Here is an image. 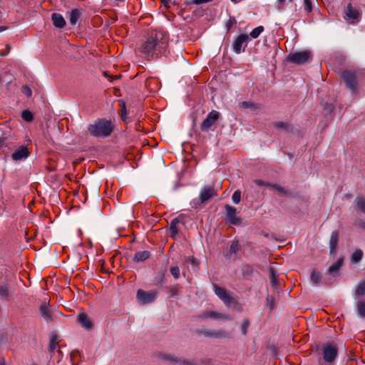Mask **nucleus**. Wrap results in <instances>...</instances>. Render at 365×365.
Instances as JSON below:
<instances>
[{
    "mask_svg": "<svg viewBox=\"0 0 365 365\" xmlns=\"http://www.w3.org/2000/svg\"><path fill=\"white\" fill-rule=\"evenodd\" d=\"M6 27H4V26H0V32H1V31H4V30H6Z\"/></svg>",
    "mask_w": 365,
    "mask_h": 365,
    "instance_id": "obj_55",
    "label": "nucleus"
},
{
    "mask_svg": "<svg viewBox=\"0 0 365 365\" xmlns=\"http://www.w3.org/2000/svg\"><path fill=\"white\" fill-rule=\"evenodd\" d=\"M21 118L26 122H31L34 119V115L31 111L25 110L21 113Z\"/></svg>",
    "mask_w": 365,
    "mask_h": 365,
    "instance_id": "obj_34",
    "label": "nucleus"
},
{
    "mask_svg": "<svg viewBox=\"0 0 365 365\" xmlns=\"http://www.w3.org/2000/svg\"><path fill=\"white\" fill-rule=\"evenodd\" d=\"M341 77L345 81L346 86L351 90L356 88V81L354 74L350 71H344L341 73Z\"/></svg>",
    "mask_w": 365,
    "mask_h": 365,
    "instance_id": "obj_11",
    "label": "nucleus"
},
{
    "mask_svg": "<svg viewBox=\"0 0 365 365\" xmlns=\"http://www.w3.org/2000/svg\"><path fill=\"white\" fill-rule=\"evenodd\" d=\"M6 48H7L8 52H9L10 48H11L10 45L9 44H6Z\"/></svg>",
    "mask_w": 365,
    "mask_h": 365,
    "instance_id": "obj_56",
    "label": "nucleus"
},
{
    "mask_svg": "<svg viewBox=\"0 0 365 365\" xmlns=\"http://www.w3.org/2000/svg\"><path fill=\"white\" fill-rule=\"evenodd\" d=\"M121 117H122V119L125 121L126 120V107H125V104L124 102H121Z\"/></svg>",
    "mask_w": 365,
    "mask_h": 365,
    "instance_id": "obj_46",
    "label": "nucleus"
},
{
    "mask_svg": "<svg viewBox=\"0 0 365 365\" xmlns=\"http://www.w3.org/2000/svg\"><path fill=\"white\" fill-rule=\"evenodd\" d=\"M356 294L357 296H364L365 294V280L358 285L356 289Z\"/></svg>",
    "mask_w": 365,
    "mask_h": 365,
    "instance_id": "obj_35",
    "label": "nucleus"
},
{
    "mask_svg": "<svg viewBox=\"0 0 365 365\" xmlns=\"http://www.w3.org/2000/svg\"><path fill=\"white\" fill-rule=\"evenodd\" d=\"M212 0H192L190 2H189L188 4H196V5H198V4H205V3H208V2H211Z\"/></svg>",
    "mask_w": 365,
    "mask_h": 365,
    "instance_id": "obj_47",
    "label": "nucleus"
},
{
    "mask_svg": "<svg viewBox=\"0 0 365 365\" xmlns=\"http://www.w3.org/2000/svg\"><path fill=\"white\" fill-rule=\"evenodd\" d=\"M163 358L170 361L171 364H180V365H191V364L185 360V359H180V358H178V357H175L173 355H170V354H165L163 356Z\"/></svg>",
    "mask_w": 365,
    "mask_h": 365,
    "instance_id": "obj_18",
    "label": "nucleus"
},
{
    "mask_svg": "<svg viewBox=\"0 0 365 365\" xmlns=\"http://www.w3.org/2000/svg\"><path fill=\"white\" fill-rule=\"evenodd\" d=\"M29 155V149L26 146H21L13 153L11 158L14 161H21L26 159Z\"/></svg>",
    "mask_w": 365,
    "mask_h": 365,
    "instance_id": "obj_12",
    "label": "nucleus"
},
{
    "mask_svg": "<svg viewBox=\"0 0 365 365\" xmlns=\"http://www.w3.org/2000/svg\"><path fill=\"white\" fill-rule=\"evenodd\" d=\"M231 334L225 329H215V339H228Z\"/></svg>",
    "mask_w": 365,
    "mask_h": 365,
    "instance_id": "obj_24",
    "label": "nucleus"
},
{
    "mask_svg": "<svg viewBox=\"0 0 365 365\" xmlns=\"http://www.w3.org/2000/svg\"><path fill=\"white\" fill-rule=\"evenodd\" d=\"M357 225H358L359 227H361V228H362V229L365 230V221L361 220H359V221H358V222H357Z\"/></svg>",
    "mask_w": 365,
    "mask_h": 365,
    "instance_id": "obj_51",
    "label": "nucleus"
},
{
    "mask_svg": "<svg viewBox=\"0 0 365 365\" xmlns=\"http://www.w3.org/2000/svg\"><path fill=\"white\" fill-rule=\"evenodd\" d=\"M51 20L53 25L58 29H62L66 25V21L63 16L58 13H53L51 15Z\"/></svg>",
    "mask_w": 365,
    "mask_h": 365,
    "instance_id": "obj_16",
    "label": "nucleus"
},
{
    "mask_svg": "<svg viewBox=\"0 0 365 365\" xmlns=\"http://www.w3.org/2000/svg\"><path fill=\"white\" fill-rule=\"evenodd\" d=\"M344 259L342 257L339 258L335 263H334L328 269V272L330 274L335 275L338 273L339 270L343 265Z\"/></svg>",
    "mask_w": 365,
    "mask_h": 365,
    "instance_id": "obj_22",
    "label": "nucleus"
},
{
    "mask_svg": "<svg viewBox=\"0 0 365 365\" xmlns=\"http://www.w3.org/2000/svg\"><path fill=\"white\" fill-rule=\"evenodd\" d=\"M40 312L42 317L47 322L53 320V314L49 306L46 302L41 303L40 306Z\"/></svg>",
    "mask_w": 365,
    "mask_h": 365,
    "instance_id": "obj_13",
    "label": "nucleus"
},
{
    "mask_svg": "<svg viewBox=\"0 0 365 365\" xmlns=\"http://www.w3.org/2000/svg\"><path fill=\"white\" fill-rule=\"evenodd\" d=\"M359 11L354 9L351 4H348L344 16L346 21L349 23H354L355 20L359 19Z\"/></svg>",
    "mask_w": 365,
    "mask_h": 365,
    "instance_id": "obj_14",
    "label": "nucleus"
},
{
    "mask_svg": "<svg viewBox=\"0 0 365 365\" xmlns=\"http://www.w3.org/2000/svg\"><path fill=\"white\" fill-rule=\"evenodd\" d=\"M217 195V191L212 186H205L200 191V200L202 203L207 202L211 197Z\"/></svg>",
    "mask_w": 365,
    "mask_h": 365,
    "instance_id": "obj_9",
    "label": "nucleus"
},
{
    "mask_svg": "<svg viewBox=\"0 0 365 365\" xmlns=\"http://www.w3.org/2000/svg\"><path fill=\"white\" fill-rule=\"evenodd\" d=\"M6 140V138L0 137V148L3 147V145L5 143Z\"/></svg>",
    "mask_w": 365,
    "mask_h": 365,
    "instance_id": "obj_52",
    "label": "nucleus"
},
{
    "mask_svg": "<svg viewBox=\"0 0 365 365\" xmlns=\"http://www.w3.org/2000/svg\"><path fill=\"white\" fill-rule=\"evenodd\" d=\"M81 15V10L78 9H73L71 11L68 16V21L71 25L74 26L76 24L78 20Z\"/></svg>",
    "mask_w": 365,
    "mask_h": 365,
    "instance_id": "obj_21",
    "label": "nucleus"
},
{
    "mask_svg": "<svg viewBox=\"0 0 365 365\" xmlns=\"http://www.w3.org/2000/svg\"><path fill=\"white\" fill-rule=\"evenodd\" d=\"M322 354L323 359L327 363H333L338 354L336 344L334 342L324 344L322 346Z\"/></svg>",
    "mask_w": 365,
    "mask_h": 365,
    "instance_id": "obj_3",
    "label": "nucleus"
},
{
    "mask_svg": "<svg viewBox=\"0 0 365 365\" xmlns=\"http://www.w3.org/2000/svg\"><path fill=\"white\" fill-rule=\"evenodd\" d=\"M9 297V289L6 284L0 285V298L2 299H6Z\"/></svg>",
    "mask_w": 365,
    "mask_h": 365,
    "instance_id": "obj_33",
    "label": "nucleus"
},
{
    "mask_svg": "<svg viewBox=\"0 0 365 365\" xmlns=\"http://www.w3.org/2000/svg\"><path fill=\"white\" fill-rule=\"evenodd\" d=\"M356 210L365 214V197H358L356 199Z\"/></svg>",
    "mask_w": 365,
    "mask_h": 365,
    "instance_id": "obj_25",
    "label": "nucleus"
},
{
    "mask_svg": "<svg viewBox=\"0 0 365 365\" xmlns=\"http://www.w3.org/2000/svg\"><path fill=\"white\" fill-rule=\"evenodd\" d=\"M357 312L361 317H365V300H360L357 303Z\"/></svg>",
    "mask_w": 365,
    "mask_h": 365,
    "instance_id": "obj_30",
    "label": "nucleus"
},
{
    "mask_svg": "<svg viewBox=\"0 0 365 365\" xmlns=\"http://www.w3.org/2000/svg\"><path fill=\"white\" fill-rule=\"evenodd\" d=\"M274 126L279 129H287L288 127V125L283 122H277L274 124Z\"/></svg>",
    "mask_w": 365,
    "mask_h": 365,
    "instance_id": "obj_48",
    "label": "nucleus"
},
{
    "mask_svg": "<svg viewBox=\"0 0 365 365\" xmlns=\"http://www.w3.org/2000/svg\"><path fill=\"white\" fill-rule=\"evenodd\" d=\"M269 279H270L271 284L273 287H276L277 285V274L273 267L269 268Z\"/></svg>",
    "mask_w": 365,
    "mask_h": 365,
    "instance_id": "obj_27",
    "label": "nucleus"
},
{
    "mask_svg": "<svg viewBox=\"0 0 365 365\" xmlns=\"http://www.w3.org/2000/svg\"><path fill=\"white\" fill-rule=\"evenodd\" d=\"M264 31V27L262 26H259L254 29L250 34V36L252 38H257Z\"/></svg>",
    "mask_w": 365,
    "mask_h": 365,
    "instance_id": "obj_31",
    "label": "nucleus"
},
{
    "mask_svg": "<svg viewBox=\"0 0 365 365\" xmlns=\"http://www.w3.org/2000/svg\"><path fill=\"white\" fill-rule=\"evenodd\" d=\"M179 222V220L178 218H175L171 221L170 225V236L174 237L178 232V223Z\"/></svg>",
    "mask_w": 365,
    "mask_h": 365,
    "instance_id": "obj_26",
    "label": "nucleus"
},
{
    "mask_svg": "<svg viewBox=\"0 0 365 365\" xmlns=\"http://www.w3.org/2000/svg\"><path fill=\"white\" fill-rule=\"evenodd\" d=\"M168 45V34L163 30L152 31L138 48L142 56L150 59L164 51Z\"/></svg>",
    "mask_w": 365,
    "mask_h": 365,
    "instance_id": "obj_1",
    "label": "nucleus"
},
{
    "mask_svg": "<svg viewBox=\"0 0 365 365\" xmlns=\"http://www.w3.org/2000/svg\"><path fill=\"white\" fill-rule=\"evenodd\" d=\"M304 9L307 12H311L312 10L311 0H304Z\"/></svg>",
    "mask_w": 365,
    "mask_h": 365,
    "instance_id": "obj_43",
    "label": "nucleus"
},
{
    "mask_svg": "<svg viewBox=\"0 0 365 365\" xmlns=\"http://www.w3.org/2000/svg\"><path fill=\"white\" fill-rule=\"evenodd\" d=\"M363 252L360 249H356L351 256V261L353 264H356L361 261L363 257Z\"/></svg>",
    "mask_w": 365,
    "mask_h": 365,
    "instance_id": "obj_23",
    "label": "nucleus"
},
{
    "mask_svg": "<svg viewBox=\"0 0 365 365\" xmlns=\"http://www.w3.org/2000/svg\"><path fill=\"white\" fill-rule=\"evenodd\" d=\"M160 1L162 2V4L165 6H168V4H170V2L171 1V0H160Z\"/></svg>",
    "mask_w": 365,
    "mask_h": 365,
    "instance_id": "obj_53",
    "label": "nucleus"
},
{
    "mask_svg": "<svg viewBox=\"0 0 365 365\" xmlns=\"http://www.w3.org/2000/svg\"><path fill=\"white\" fill-rule=\"evenodd\" d=\"M156 291L145 292L143 289H138L136 297L140 304H145L153 302L157 297Z\"/></svg>",
    "mask_w": 365,
    "mask_h": 365,
    "instance_id": "obj_5",
    "label": "nucleus"
},
{
    "mask_svg": "<svg viewBox=\"0 0 365 365\" xmlns=\"http://www.w3.org/2000/svg\"><path fill=\"white\" fill-rule=\"evenodd\" d=\"M241 249V246L237 240H235L232 242L229 252L230 255H235Z\"/></svg>",
    "mask_w": 365,
    "mask_h": 365,
    "instance_id": "obj_28",
    "label": "nucleus"
},
{
    "mask_svg": "<svg viewBox=\"0 0 365 365\" xmlns=\"http://www.w3.org/2000/svg\"><path fill=\"white\" fill-rule=\"evenodd\" d=\"M237 21L234 17H230L229 20L226 23V28L229 31L235 24H236Z\"/></svg>",
    "mask_w": 365,
    "mask_h": 365,
    "instance_id": "obj_44",
    "label": "nucleus"
},
{
    "mask_svg": "<svg viewBox=\"0 0 365 365\" xmlns=\"http://www.w3.org/2000/svg\"><path fill=\"white\" fill-rule=\"evenodd\" d=\"M339 231L336 230L331 232L329 240L330 254L336 252L339 242Z\"/></svg>",
    "mask_w": 365,
    "mask_h": 365,
    "instance_id": "obj_15",
    "label": "nucleus"
},
{
    "mask_svg": "<svg viewBox=\"0 0 365 365\" xmlns=\"http://www.w3.org/2000/svg\"><path fill=\"white\" fill-rule=\"evenodd\" d=\"M57 346V341L56 337L53 336L50 341L49 346H48V351L52 353L53 352Z\"/></svg>",
    "mask_w": 365,
    "mask_h": 365,
    "instance_id": "obj_39",
    "label": "nucleus"
},
{
    "mask_svg": "<svg viewBox=\"0 0 365 365\" xmlns=\"http://www.w3.org/2000/svg\"><path fill=\"white\" fill-rule=\"evenodd\" d=\"M220 113L216 110H212L210 112L207 118L203 120L200 125V129L203 132L208 131L211 127L216 123L219 119Z\"/></svg>",
    "mask_w": 365,
    "mask_h": 365,
    "instance_id": "obj_6",
    "label": "nucleus"
},
{
    "mask_svg": "<svg viewBox=\"0 0 365 365\" xmlns=\"http://www.w3.org/2000/svg\"><path fill=\"white\" fill-rule=\"evenodd\" d=\"M0 365H6V361L4 358H1L0 359Z\"/></svg>",
    "mask_w": 365,
    "mask_h": 365,
    "instance_id": "obj_54",
    "label": "nucleus"
},
{
    "mask_svg": "<svg viewBox=\"0 0 365 365\" xmlns=\"http://www.w3.org/2000/svg\"><path fill=\"white\" fill-rule=\"evenodd\" d=\"M178 293H179V287H178V285L171 286L169 288V297H175V296H177L178 294Z\"/></svg>",
    "mask_w": 365,
    "mask_h": 365,
    "instance_id": "obj_38",
    "label": "nucleus"
},
{
    "mask_svg": "<svg viewBox=\"0 0 365 365\" xmlns=\"http://www.w3.org/2000/svg\"><path fill=\"white\" fill-rule=\"evenodd\" d=\"M289 1H292L293 0H289Z\"/></svg>",
    "mask_w": 365,
    "mask_h": 365,
    "instance_id": "obj_58",
    "label": "nucleus"
},
{
    "mask_svg": "<svg viewBox=\"0 0 365 365\" xmlns=\"http://www.w3.org/2000/svg\"><path fill=\"white\" fill-rule=\"evenodd\" d=\"M170 272L175 279H178L180 277V272L178 267L175 266L170 267Z\"/></svg>",
    "mask_w": 365,
    "mask_h": 365,
    "instance_id": "obj_42",
    "label": "nucleus"
},
{
    "mask_svg": "<svg viewBox=\"0 0 365 365\" xmlns=\"http://www.w3.org/2000/svg\"><path fill=\"white\" fill-rule=\"evenodd\" d=\"M249 41V36L245 34L239 35L233 41L232 48L235 53L239 54L245 51L246 43Z\"/></svg>",
    "mask_w": 365,
    "mask_h": 365,
    "instance_id": "obj_8",
    "label": "nucleus"
},
{
    "mask_svg": "<svg viewBox=\"0 0 365 365\" xmlns=\"http://www.w3.org/2000/svg\"><path fill=\"white\" fill-rule=\"evenodd\" d=\"M201 334L207 337L215 338V329H205L201 331Z\"/></svg>",
    "mask_w": 365,
    "mask_h": 365,
    "instance_id": "obj_40",
    "label": "nucleus"
},
{
    "mask_svg": "<svg viewBox=\"0 0 365 365\" xmlns=\"http://www.w3.org/2000/svg\"><path fill=\"white\" fill-rule=\"evenodd\" d=\"M90 134L97 138L109 136L113 132V126L110 121L105 119H98L94 123L88 127Z\"/></svg>",
    "mask_w": 365,
    "mask_h": 365,
    "instance_id": "obj_2",
    "label": "nucleus"
},
{
    "mask_svg": "<svg viewBox=\"0 0 365 365\" xmlns=\"http://www.w3.org/2000/svg\"><path fill=\"white\" fill-rule=\"evenodd\" d=\"M150 257V253L149 251H139L135 254L133 260L135 262H142L148 259Z\"/></svg>",
    "mask_w": 365,
    "mask_h": 365,
    "instance_id": "obj_20",
    "label": "nucleus"
},
{
    "mask_svg": "<svg viewBox=\"0 0 365 365\" xmlns=\"http://www.w3.org/2000/svg\"><path fill=\"white\" fill-rule=\"evenodd\" d=\"M312 56V53L305 50L289 53L287 56V61L296 64H304L309 61Z\"/></svg>",
    "mask_w": 365,
    "mask_h": 365,
    "instance_id": "obj_4",
    "label": "nucleus"
},
{
    "mask_svg": "<svg viewBox=\"0 0 365 365\" xmlns=\"http://www.w3.org/2000/svg\"><path fill=\"white\" fill-rule=\"evenodd\" d=\"M164 277H165L164 272H160L158 274V276L156 277L158 283H162L164 280Z\"/></svg>",
    "mask_w": 365,
    "mask_h": 365,
    "instance_id": "obj_50",
    "label": "nucleus"
},
{
    "mask_svg": "<svg viewBox=\"0 0 365 365\" xmlns=\"http://www.w3.org/2000/svg\"><path fill=\"white\" fill-rule=\"evenodd\" d=\"M254 182L258 186H268L267 184H269V182H266L262 180H255Z\"/></svg>",
    "mask_w": 365,
    "mask_h": 365,
    "instance_id": "obj_49",
    "label": "nucleus"
},
{
    "mask_svg": "<svg viewBox=\"0 0 365 365\" xmlns=\"http://www.w3.org/2000/svg\"><path fill=\"white\" fill-rule=\"evenodd\" d=\"M22 92L27 96L29 97L32 95V91L27 86H24L21 89Z\"/></svg>",
    "mask_w": 365,
    "mask_h": 365,
    "instance_id": "obj_45",
    "label": "nucleus"
},
{
    "mask_svg": "<svg viewBox=\"0 0 365 365\" xmlns=\"http://www.w3.org/2000/svg\"><path fill=\"white\" fill-rule=\"evenodd\" d=\"M311 280L314 284H319L322 281V275L320 272L314 270L311 274Z\"/></svg>",
    "mask_w": 365,
    "mask_h": 365,
    "instance_id": "obj_32",
    "label": "nucleus"
},
{
    "mask_svg": "<svg viewBox=\"0 0 365 365\" xmlns=\"http://www.w3.org/2000/svg\"><path fill=\"white\" fill-rule=\"evenodd\" d=\"M232 200L235 204H238L241 200V192L239 190H237L234 192L232 196Z\"/></svg>",
    "mask_w": 365,
    "mask_h": 365,
    "instance_id": "obj_37",
    "label": "nucleus"
},
{
    "mask_svg": "<svg viewBox=\"0 0 365 365\" xmlns=\"http://www.w3.org/2000/svg\"><path fill=\"white\" fill-rule=\"evenodd\" d=\"M278 1L281 4L284 3V0H278Z\"/></svg>",
    "mask_w": 365,
    "mask_h": 365,
    "instance_id": "obj_57",
    "label": "nucleus"
},
{
    "mask_svg": "<svg viewBox=\"0 0 365 365\" xmlns=\"http://www.w3.org/2000/svg\"><path fill=\"white\" fill-rule=\"evenodd\" d=\"M269 187L278 192L282 195H288L289 193L284 187L276 184H267Z\"/></svg>",
    "mask_w": 365,
    "mask_h": 365,
    "instance_id": "obj_29",
    "label": "nucleus"
},
{
    "mask_svg": "<svg viewBox=\"0 0 365 365\" xmlns=\"http://www.w3.org/2000/svg\"><path fill=\"white\" fill-rule=\"evenodd\" d=\"M249 326H250V321L247 319H244L242 322V327H241L242 332L244 335L247 334V329H248Z\"/></svg>",
    "mask_w": 365,
    "mask_h": 365,
    "instance_id": "obj_41",
    "label": "nucleus"
},
{
    "mask_svg": "<svg viewBox=\"0 0 365 365\" xmlns=\"http://www.w3.org/2000/svg\"><path fill=\"white\" fill-rule=\"evenodd\" d=\"M213 289L215 294L226 304L230 305L234 302V298L232 297L230 292L223 287L217 284H214Z\"/></svg>",
    "mask_w": 365,
    "mask_h": 365,
    "instance_id": "obj_7",
    "label": "nucleus"
},
{
    "mask_svg": "<svg viewBox=\"0 0 365 365\" xmlns=\"http://www.w3.org/2000/svg\"><path fill=\"white\" fill-rule=\"evenodd\" d=\"M240 106L245 108L257 109L258 107L256 104L250 101H243L240 103Z\"/></svg>",
    "mask_w": 365,
    "mask_h": 365,
    "instance_id": "obj_36",
    "label": "nucleus"
},
{
    "mask_svg": "<svg viewBox=\"0 0 365 365\" xmlns=\"http://www.w3.org/2000/svg\"><path fill=\"white\" fill-rule=\"evenodd\" d=\"M200 317L202 318H215V319H230V317L224 314L218 313L214 311L206 312L203 313Z\"/></svg>",
    "mask_w": 365,
    "mask_h": 365,
    "instance_id": "obj_19",
    "label": "nucleus"
},
{
    "mask_svg": "<svg viewBox=\"0 0 365 365\" xmlns=\"http://www.w3.org/2000/svg\"><path fill=\"white\" fill-rule=\"evenodd\" d=\"M78 322L86 329H90L93 327L91 320L85 313H81L78 315Z\"/></svg>",
    "mask_w": 365,
    "mask_h": 365,
    "instance_id": "obj_17",
    "label": "nucleus"
},
{
    "mask_svg": "<svg viewBox=\"0 0 365 365\" xmlns=\"http://www.w3.org/2000/svg\"><path fill=\"white\" fill-rule=\"evenodd\" d=\"M227 212V220L232 225H239L241 222L240 218L236 215V208L230 205L225 206Z\"/></svg>",
    "mask_w": 365,
    "mask_h": 365,
    "instance_id": "obj_10",
    "label": "nucleus"
}]
</instances>
